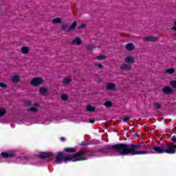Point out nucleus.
Returning <instances> with one entry per match:
<instances>
[{
  "instance_id": "15",
  "label": "nucleus",
  "mask_w": 176,
  "mask_h": 176,
  "mask_svg": "<svg viewBox=\"0 0 176 176\" xmlns=\"http://www.w3.org/2000/svg\"><path fill=\"white\" fill-rule=\"evenodd\" d=\"M157 37L155 36H146L144 38V41L147 42H156Z\"/></svg>"
},
{
  "instance_id": "21",
  "label": "nucleus",
  "mask_w": 176,
  "mask_h": 176,
  "mask_svg": "<svg viewBox=\"0 0 176 176\" xmlns=\"http://www.w3.org/2000/svg\"><path fill=\"white\" fill-rule=\"evenodd\" d=\"M61 23H63V21L60 18H55L52 19L53 24H61Z\"/></svg>"
},
{
  "instance_id": "41",
  "label": "nucleus",
  "mask_w": 176,
  "mask_h": 176,
  "mask_svg": "<svg viewBox=\"0 0 176 176\" xmlns=\"http://www.w3.org/2000/svg\"><path fill=\"white\" fill-rule=\"evenodd\" d=\"M96 121L94 120H89V123H91V124H94V122H95Z\"/></svg>"
},
{
  "instance_id": "10",
  "label": "nucleus",
  "mask_w": 176,
  "mask_h": 176,
  "mask_svg": "<svg viewBox=\"0 0 176 176\" xmlns=\"http://www.w3.org/2000/svg\"><path fill=\"white\" fill-rule=\"evenodd\" d=\"M116 89V85L113 82H109L106 85V90L113 91Z\"/></svg>"
},
{
  "instance_id": "19",
  "label": "nucleus",
  "mask_w": 176,
  "mask_h": 176,
  "mask_svg": "<svg viewBox=\"0 0 176 176\" xmlns=\"http://www.w3.org/2000/svg\"><path fill=\"white\" fill-rule=\"evenodd\" d=\"M64 152H67V153H75L76 151L74 148H65Z\"/></svg>"
},
{
  "instance_id": "5",
  "label": "nucleus",
  "mask_w": 176,
  "mask_h": 176,
  "mask_svg": "<svg viewBox=\"0 0 176 176\" xmlns=\"http://www.w3.org/2000/svg\"><path fill=\"white\" fill-rule=\"evenodd\" d=\"M54 153L50 152H41L37 155L40 159H47V157H52Z\"/></svg>"
},
{
  "instance_id": "17",
  "label": "nucleus",
  "mask_w": 176,
  "mask_h": 176,
  "mask_svg": "<svg viewBox=\"0 0 176 176\" xmlns=\"http://www.w3.org/2000/svg\"><path fill=\"white\" fill-rule=\"evenodd\" d=\"M20 76L14 75L12 77V82L14 83H19V82H20Z\"/></svg>"
},
{
  "instance_id": "2",
  "label": "nucleus",
  "mask_w": 176,
  "mask_h": 176,
  "mask_svg": "<svg viewBox=\"0 0 176 176\" xmlns=\"http://www.w3.org/2000/svg\"><path fill=\"white\" fill-rule=\"evenodd\" d=\"M87 153V151H80L74 154L73 156H67L65 157L63 159V162H82V160H87V157H82L85 156ZM80 157V158H76Z\"/></svg>"
},
{
  "instance_id": "33",
  "label": "nucleus",
  "mask_w": 176,
  "mask_h": 176,
  "mask_svg": "<svg viewBox=\"0 0 176 176\" xmlns=\"http://www.w3.org/2000/svg\"><path fill=\"white\" fill-rule=\"evenodd\" d=\"M94 65L96 67H98V68H99V69L104 68V66L100 63H94Z\"/></svg>"
},
{
  "instance_id": "34",
  "label": "nucleus",
  "mask_w": 176,
  "mask_h": 176,
  "mask_svg": "<svg viewBox=\"0 0 176 176\" xmlns=\"http://www.w3.org/2000/svg\"><path fill=\"white\" fill-rule=\"evenodd\" d=\"M0 87H2V89H8V85L4 82H0Z\"/></svg>"
},
{
  "instance_id": "29",
  "label": "nucleus",
  "mask_w": 176,
  "mask_h": 176,
  "mask_svg": "<svg viewBox=\"0 0 176 176\" xmlns=\"http://www.w3.org/2000/svg\"><path fill=\"white\" fill-rule=\"evenodd\" d=\"M170 85L171 87H173L174 89H176V80H172L170 82Z\"/></svg>"
},
{
  "instance_id": "6",
  "label": "nucleus",
  "mask_w": 176,
  "mask_h": 176,
  "mask_svg": "<svg viewBox=\"0 0 176 176\" xmlns=\"http://www.w3.org/2000/svg\"><path fill=\"white\" fill-rule=\"evenodd\" d=\"M63 160L64 161V153L63 152H58L56 155L55 162L58 164H60L63 163Z\"/></svg>"
},
{
  "instance_id": "30",
  "label": "nucleus",
  "mask_w": 176,
  "mask_h": 176,
  "mask_svg": "<svg viewBox=\"0 0 176 176\" xmlns=\"http://www.w3.org/2000/svg\"><path fill=\"white\" fill-rule=\"evenodd\" d=\"M154 107L155 109H160V108H162V104L160 103H155Z\"/></svg>"
},
{
  "instance_id": "23",
  "label": "nucleus",
  "mask_w": 176,
  "mask_h": 176,
  "mask_svg": "<svg viewBox=\"0 0 176 176\" xmlns=\"http://www.w3.org/2000/svg\"><path fill=\"white\" fill-rule=\"evenodd\" d=\"M28 112H33L34 113L38 112V109L36 107H30L27 109Z\"/></svg>"
},
{
  "instance_id": "40",
  "label": "nucleus",
  "mask_w": 176,
  "mask_h": 176,
  "mask_svg": "<svg viewBox=\"0 0 176 176\" xmlns=\"http://www.w3.org/2000/svg\"><path fill=\"white\" fill-rule=\"evenodd\" d=\"M171 141H173V142H176V138L173 136V137L171 138Z\"/></svg>"
},
{
  "instance_id": "18",
  "label": "nucleus",
  "mask_w": 176,
  "mask_h": 176,
  "mask_svg": "<svg viewBox=\"0 0 176 176\" xmlns=\"http://www.w3.org/2000/svg\"><path fill=\"white\" fill-rule=\"evenodd\" d=\"M21 52L23 54H28L30 52V48L28 47L23 46L21 47Z\"/></svg>"
},
{
  "instance_id": "16",
  "label": "nucleus",
  "mask_w": 176,
  "mask_h": 176,
  "mask_svg": "<svg viewBox=\"0 0 176 176\" xmlns=\"http://www.w3.org/2000/svg\"><path fill=\"white\" fill-rule=\"evenodd\" d=\"M39 91L41 96H46V94H47L48 89L46 87H40Z\"/></svg>"
},
{
  "instance_id": "20",
  "label": "nucleus",
  "mask_w": 176,
  "mask_h": 176,
  "mask_svg": "<svg viewBox=\"0 0 176 176\" xmlns=\"http://www.w3.org/2000/svg\"><path fill=\"white\" fill-rule=\"evenodd\" d=\"M164 72H165V74H168L169 75H173V74H174V72H175V69L172 67V68L166 69L164 71Z\"/></svg>"
},
{
  "instance_id": "31",
  "label": "nucleus",
  "mask_w": 176,
  "mask_h": 176,
  "mask_svg": "<svg viewBox=\"0 0 176 176\" xmlns=\"http://www.w3.org/2000/svg\"><path fill=\"white\" fill-rule=\"evenodd\" d=\"M61 99L63 101H67L68 100V96L66 94H63L61 96Z\"/></svg>"
},
{
  "instance_id": "32",
  "label": "nucleus",
  "mask_w": 176,
  "mask_h": 176,
  "mask_svg": "<svg viewBox=\"0 0 176 176\" xmlns=\"http://www.w3.org/2000/svg\"><path fill=\"white\" fill-rule=\"evenodd\" d=\"M105 58H107V56L100 55L98 56L97 60H99L100 61H101L102 60H105Z\"/></svg>"
},
{
  "instance_id": "9",
  "label": "nucleus",
  "mask_w": 176,
  "mask_h": 176,
  "mask_svg": "<svg viewBox=\"0 0 176 176\" xmlns=\"http://www.w3.org/2000/svg\"><path fill=\"white\" fill-rule=\"evenodd\" d=\"M124 60L126 63H128V64H134V63H135V59H134V57L131 56L125 57Z\"/></svg>"
},
{
  "instance_id": "22",
  "label": "nucleus",
  "mask_w": 176,
  "mask_h": 176,
  "mask_svg": "<svg viewBox=\"0 0 176 176\" xmlns=\"http://www.w3.org/2000/svg\"><path fill=\"white\" fill-rule=\"evenodd\" d=\"M87 111H88V112H94V111H96V107L89 104L87 106Z\"/></svg>"
},
{
  "instance_id": "43",
  "label": "nucleus",
  "mask_w": 176,
  "mask_h": 176,
  "mask_svg": "<svg viewBox=\"0 0 176 176\" xmlns=\"http://www.w3.org/2000/svg\"><path fill=\"white\" fill-rule=\"evenodd\" d=\"M34 107H39V103H34Z\"/></svg>"
},
{
  "instance_id": "14",
  "label": "nucleus",
  "mask_w": 176,
  "mask_h": 176,
  "mask_svg": "<svg viewBox=\"0 0 176 176\" xmlns=\"http://www.w3.org/2000/svg\"><path fill=\"white\" fill-rule=\"evenodd\" d=\"M135 45L132 43H129L126 45L125 48L128 52H132L134 50Z\"/></svg>"
},
{
  "instance_id": "37",
  "label": "nucleus",
  "mask_w": 176,
  "mask_h": 176,
  "mask_svg": "<svg viewBox=\"0 0 176 176\" xmlns=\"http://www.w3.org/2000/svg\"><path fill=\"white\" fill-rule=\"evenodd\" d=\"M67 27H68V24H67V23L63 24L62 25V30L64 31L65 30V28H67Z\"/></svg>"
},
{
  "instance_id": "27",
  "label": "nucleus",
  "mask_w": 176,
  "mask_h": 176,
  "mask_svg": "<svg viewBox=\"0 0 176 176\" xmlns=\"http://www.w3.org/2000/svg\"><path fill=\"white\" fill-rule=\"evenodd\" d=\"M104 106L107 107V108H111V107H112V102H111V101H106L104 102Z\"/></svg>"
},
{
  "instance_id": "35",
  "label": "nucleus",
  "mask_w": 176,
  "mask_h": 176,
  "mask_svg": "<svg viewBox=\"0 0 176 176\" xmlns=\"http://www.w3.org/2000/svg\"><path fill=\"white\" fill-rule=\"evenodd\" d=\"M130 119H131V117H124L123 119H122V120H123V122H128V121H129L130 120Z\"/></svg>"
},
{
  "instance_id": "26",
  "label": "nucleus",
  "mask_w": 176,
  "mask_h": 176,
  "mask_svg": "<svg viewBox=\"0 0 176 176\" xmlns=\"http://www.w3.org/2000/svg\"><path fill=\"white\" fill-rule=\"evenodd\" d=\"M87 50H93V49H96V45L93 44H89L86 46Z\"/></svg>"
},
{
  "instance_id": "8",
  "label": "nucleus",
  "mask_w": 176,
  "mask_h": 176,
  "mask_svg": "<svg viewBox=\"0 0 176 176\" xmlns=\"http://www.w3.org/2000/svg\"><path fill=\"white\" fill-rule=\"evenodd\" d=\"M162 93L166 96H170V94H173V91L170 87H164L162 89Z\"/></svg>"
},
{
  "instance_id": "36",
  "label": "nucleus",
  "mask_w": 176,
  "mask_h": 176,
  "mask_svg": "<svg viewBox=\"0 0 176 176\" xmlns=\"http://www.w3.org/2000/svg\"><path fill=\"white\" fill-rule=\"evenodd\" d=\"M86 27V24L85 23H82L78 28H80V30H82L83 28H85Z\"/></svg>"
},
{
  "instance_id": "3",
  "label": "nucleus",
  "mask_w": 176,
  "mask_h": 176,
  "mask_svg": "<svg viewBox=\"0 0 176 176\" xmlns=\"http://www.w3.org/2000/svg\"><path fill=\"white\" fill-rule=\"evenodd\" d=\"M153 150L158 154L168 153V155H170L168 143L163 142L161 147L154 146L153 147Z\"/></svg>"
},
{
  "instance_id": "42",
  "label": "nucleus",
  "mask_w": 176,
  "mask_h": 176,
  "mask_svg": "<svg viewBox=\"0 0 176 176\" xmlns=\"http://www.w3.org/2000/svg\"><path fill=\"white\" fill-rule=\"evenodd\" d=\"M175 27L172 28V30H173V31H176V21L175 22Z\"/></svg>"
},
{
  "instance_id": "25",
  "label": "nucleus",
  "mask_w": 176,
  "mask_h": 176,
  "mask_svg": "<svg viewBox=\"0 0 176 176\" xmlns=\"http://www.w3.org/2000/svg\"><path fill=\"white\" fill-rule=\"evenodd\" d=\"M5 115H6V109L0 108V117L5 116Z\"/></svg>"
},
{
  "instance_id": "11",
  "label": "nucleus",
  "mask_w": 176,
  "mask_h": 176,
  "mask_svg": "<svg viewBox=\"0 0 176 176\" xmlns=\"http://www.w3.org/2000/svg\"><path fill=\"white\" fill-rule=\"evenodd\" d=\"M76 25H78V22L74 21L73 23L69 27L67 32H72V31L76 28Z\"/></svg>"
},
{
  "instance_id": "38",
  "label": "nucleus",
  "mask_w": 176,
  "mask_h": 176,
  "mask_svg": "<svg viewBox=\"0 0 176 176\" xmlns=\"http://www.w3.org/2000/svg\"><path fill=\"white\" fill-rule=\"evenodd\" d=\"M25 105L30 107L31 105V101H25Z\"/></svg>"
},
{
  "instance_id": "39",
  "label": "nucleus",
  "mask_w": 176,
  "mask_h": 176,
  "mask_svg": "<svg viewBox=\"0 0 176 176\" xmlns=\"http://www.w3.org/2000/svg\"><path fill=\"white\" fill-rule=\"evenodd\" d=\"M87 145H89V144L85 143L83 142H82V143L80 144V146H87Z\"/></svg>"
},
{
  "instance_id": "1",
  "label": "nucleus",
  "mask_w": 176,
  "mask_h": 176,
  "mask_svg": "<svg viewBox=\"0 0 176 176\" xmlns=\"http://www.w3.org/2000/svg\"><path fill=\"white\" fill-rule=\"evenodd\" d=\"M106 151H114L116 152H120L121 156H126V155H131L134 156L135 155H146L148 151H137V149H142V144H117L114 145H106L104 147Z\"/></svg>"
},
{
  "instance_id": "24",
  "label": "nucleus",
  "mask_w": 176,
  "mask_h": 176,
  "mask_svg": "<svg viewBox=\"0 0 176 176\" xmlns=\"http://www.w3.org/2000/svg\"><path fill=\"white\" fill-rule=\"evenodd\" d=\"M72 80L69 77H67L63 80V83H64V85H69V83H71Z\"/></svg>"
},
{
  "instance_id": "12",
  "label": "nucleus",
  "mask_w": 176,
  "mask_h": 176,
  "mask_svg": "<svg viewBox=\"0 0 176 176\" xmlns=\"http://www.w3.org/2000/svg\"><path fill=\"white\" fill-rule=\"evenodd\" d=\"M72 45H76L77 46H79L82 45V40L80 39V38L76 37L72 41Z\"/></svg>"
},
{
  "instance_id": "4",
  "label": "nucleus",
  "mask_w": 176,
  "mask_h": 176,
  "mask_svg": "<svg viewBox=\"0 0 176 176\" xmlns=\"http://www.w3.org/2000/svg\"><path fill=\"white\" fill-rule=\"evenodd\" d=\"M43 78H42L41 77H34L31 80L30 83L32 86L37 87V86H41V85H43Z\"/></svg>"
},
{
  "instance_id": "7",
  "label": "nucleus",
  "mask_w": 176,
  "mask_h": 176,
  "mask_svg": "<svg viewBox=\"0 0 176 176\" xmlns=\"http://www.w3.org/2000/svg\"><path fill=\"white\" fill-rule=\"evenodd\" d=\"M1 156H2L3 159H8L9 157H14V152L13 151L2 152L1 153Z\"/></svg>"
},
{
  "instance_id": "45",
  "label": "nucleus",
  "mask_w": 176,
  "mask_h": 176,
  "mask_svg": "<svg viewBox=\"0 0 176 176\" xmlns=\"http://www.w3.org/2000/svg\"><path fill=\"white\" fill-rule=\"evenodd\" d=\"M60 141H65V138H60Z\"/></svg>"
},
{
  "instance_id": "44",
  "label": "nucleus",
  "mask_w": 176,
  "mask_h": 176,
  "mask_svg": "<svg viewBox=\"0 0 176 176\" xmlns=\"http://www.w3.org/2000/svg\"><path fill=\"white\" fill-rule=\"evenodd\" d=\"M52 161H53V158H48L47 159V162H52Z\"/></svg>"
},
{
  "instance_id": "13",
  "label": "nucleus",
  "mask_w": 176,
  "mask_h": 176,
  "mask_svg": "<svg viewBox=\"0 0 176 176\" xmlns=\"http://www.w3.org/2000/svg\"><path fill=\"white\" fill-rule=\"evenodd\" d=\"M121 71H129L131 69V65L130 64H123L120 66Z\"/></svg>"
},
{
  "instance_id": "28",
  "label": "nucleus",
  "mask_w": 176,
  "mask_h": 176,
  "mask_svg": "<svg viewBox=\"0 0 176 176\" xmlns=\"http://www.w3.org/2000/svg\"><path fill=\"white\" fill-rule=\"evenodd\" d=\"M151 148H152V146H148L146 144L142 145V149H144L145 151H146L148 149H151Z\"/></svg>"
}]
</instances>
